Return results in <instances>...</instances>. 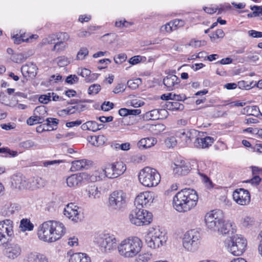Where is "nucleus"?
<instances>
[{"label": "nucleus", "instance_id": "c756f323", "mask_svg": "<svg viewBox=\"0 0 262 262\" xmlns=\"http://www.w3.org/2000/svg\"><path fill=\"white\" fill-rule=\"evenodd\" d=\"M90 163L89 161L85 159L76 160L72 162L71 170L72 171H78L84 168H87Z\"/></svg>", "mask_w": 262, "mask_h": 262}, {"label": "nucleus", "instance_id": "aec40b11", "mask_svg": "<svg viewBox=\"0 0 262 262\" xmlns=\"http://www.w3.org/2000/svg\"><path fill=\"white\" fill-rule=\"evenodd\" d=\"M190 169V164L184 160L177 161L173 167V173L177 176L187 175Z\"/></svg>", "mask_w": 262, "mask_h": 262}, {"label": "nucleus", "instance_id": "8fccbe9b", "mask_svg": "<svg viewBox=\"0 0 262 262\" xmlns=\"http://www.w3.org/2000/svg\"><path fill=\"white\" fill-rule=\"evenodd\" d=\"M173 30L172 29V26L171 25V23L169 21V23H166L165 25L161 26L160 28V32L162 33H170L173 31Z\"/></svg>", "mask_w": 262, "mask_h": 262}, {"label": "nucleus", "instance_id": "6e6d98bb", "mask_svg": "<svg viewBox=\"0 0 262 262\" xmlns=\"http://www.w3.org/2000/svg\"><path fill=\"white\" fill-rule=\"evenodd\" d=\"M78 80L79 78L76 75H70L67 77L66 82L70 84H73L77 83Z\"/></svg>", "mask_w": 262, "mask_h": 262}, {"label": "nucleus", "instance_id": "2f4dec72", "mask_svg": "<svg viewBox=\"0 0 262 262\" xmlns=\"http://www.w3.org/2000/svg\"><path fill=\"white\" fill-rule=\"evenodd\" d=\"M46 123L43 124L42 130H53L57 129L59 120L56 118H48L46 119Z\"/></svg>", "mask_w": 262, "mask_h": 262}, {"label": "nucleus", "instance_id": "a211bd4d", "mask_svg": "<svg viewBox=\"0 0 262 262\" xmlns=\"http://www.w3.org/2000/svg\"><path fill=\"white\" fill-rule=\"evenodd\" d=\"M153 200V192L144 191L140 193L137 196L135 200V204L137 207L143 208L150 205Z\"/></svg>", "mask_w": 262, "mask_h": 262}, {"label": "nucleus", "instance_id": "f704fd0d", "mask_svg": "<svg viewBox=\"0 0 262 262\" xmlns=\"http://www.w3.org/2000/svg\"><path fill=\"white\" fill-rule=\"evenodd\" d=\"M178 101L176 100L173 102L167 101L165 104L166 109L170 111L183 110L184 106L183 104Z\"/></svg>", "mask_w": 262, "mask_h": 262}, {"label": "nucleus", "instance_id": "338daca9", "mask_svg": "<svg viewBox=\"0 0 262 262\" xmlns=\"http://www.w3.org/2000/svg\"><path fill=\"white\" fill-rule=\"evenodd\" d=\"M130 104L132 106H133L134 107H140V106L143 105L144 103V102H143L141 100L134 99V100H132L130 101Z\"/></svg>", "mask_w": 262, "mask_h": 262}, {"label": "nucleus", "instance_id": "ea45409f", "mask_svg": "<svg viewBox=\"0 0 262 262\" xmlns=\"http://www.w3.org/2000/svg\"><path fill=\"white\" fill-rule=\"evenodd\" d=\"M3 155L2 156L3 157H15L17 156L18 152L16 151L11 150L8 147L1 148V152Z\"/></svg>", "mask_w": 262, "mask_h": 262}, {"label": "nucleus", "instance_id": "0e129e2a", "mask_svg": "<svg viewBox=\"0 0 262 262\" xmlns=\"http://www.w3.org/2000/svg\"><path fill=\"white\" fill-rule=\"evenodd\" d=\"M248 35L254 38H261L262 32H259L255 30H250L248 32Z\"/></svg>", "mask_w": 262, "mask_h": 262}, {"label": "nucleus", "instance_id": "7ed1b4c3", "mask_svg": "<svg viewBox=\"0 0 262 262\" xmlns=\"http://www.w3.org/2000/svg\"><path fill=\"white\" fill-rule=\"evenodd\" d=\"M142 242L136 236L128 237L122 241L117 246L119 254L125 258L136 256L141 250Z\"/></svg>", "mask_w": 262, "mask_h": 262}, {"label": "nucleus", "instance_id": "a19ab883", "mask_svg": "<svg viewBox=\"0 0 262 262\" xmlns=\"http://www.w3.org/2000/svg\"><path fill=\"white\" fill-rule=\"evenodd\" d=\"M176 136L180 138L182 141H184V144L187 145L190 143L189 139L186 136V132L185 129H180L176 133Z\"/></svg>", "mask_w": 262, "mask_h": 262}, {"label": "nucleus", "instance_id": "774afa93", "mask_svg": "<svg viewBox=\"0 0 262 262\" xmlns=\"http://www.w3.org/2000/svg\"><path fill=\"white\" fill-rule=\"evenodd\" d=\"M250 9L254 12H257L258 16H262V6H258L254 5L253 6H251Z\"/></svg>", "mask_w": 262, "mask_h": 262}, {"label": "nucleus", "instance_id": "e2e57ef3", "mask_svg": "<svg viewBox=\"0 0 262 262\" xmlns=\"http://www.w3.org/2000/svg\"><path fill=\"white\" fill-rule=\"evenodd\" d=\"M125 90V85L122 83H119L114 88L113 92L115 94H118L120 92H123Z\"/></svg>", "mask_w": 262, "mask_h": 262}, {"label": "nucleus", "instance_id": "bb28decb", "mask_svg": "<svg viewBox=\"0 0 262 262\" xmlns=\"http://www.w3.org/2000/svg\"><path fill=\"white\" fill-rule=\"evenodd\" d=\"M157 139L153 137H147L141 139L137 143L138 148L144 149L150 148L157 143Z\"/></svg>", "mask_w": 262, "mask_h": 262}, {"label": "nucleus", "instance_id": "a878e982", "mask_svg": "<svg viewBox=\"0 0 262 262\" xmlns=\"http://www.w3.org/2000/svg\"><path fill=\"white\" fill-rule=\"evenodd\" d=\"M214 139L212 137L207 136L205 138L197 137L194 142L195 147L198 148H208L213 143Z\"/></svg>", "mask_w": 262, "mask_h": 262}, {"label": "nucleus", "instance_id": "f8f14e48", "mask_svg": "<svg viewBox=\"0 0 262 262\" xmlns=\"http://www.w3.org/2000/svg\"><path fill=\"white\" fill-rule=\"evenodd\" d=\"M223 213L220 210H213L206 213L205 222L207 227L212 230L216 231L223 222Z\"/></svg>", "mask_w": 262, "mask_h": 262}, {"label": "nucleus", "instance_id": "423d86ee", "mask_svg": "<svg viewBox=\"0 0 262 262\" xmlns=\"http://www.w3.org/2000/svg\"><path fill=\"white\" fill-rule=\"evenodd\" d=\"M227 250L234 256L241 255L245 251L247 241L241 235L232 236L230 240L226 241Z\"/></svg>", "mask_w": 262, "mask_h": 262}, {"label": "nucleus", "instance_id": "412c9836", "mask_svg": "<svg viewBox=\"0 0 262 262\" xmlns=\"http://www.w3.org/2000/svg\"><path fill=\"white\" fill-rule=\"evenodd\" d=\"M12 185L15 188L23 189L29 186V182L25 176L21 173L13 174L11 177Z\"/></svg>", "mask_w": 262, "mask_h": 262}, {"label": "nucleus", "instance_id": "a18cd8bd", "mask_svg": "<svg viewBox=\"0 0 262 262\" xmlns=\"http://www.w3.org/2000/svg\"><path fill=\"white\" fill-rule=\"evenodd\" d=\"M161 99L164 100H180L181 97L180 95H176L172 93L164 94L161 95Z\"/></svg>", "mask_w": 262, "mask_h": 262}, {"label": "nucleus", "instance_id": "09e8293b", "mask_svg": "<svg viewBox=\"0 0 262 262\" xmlns=\"http://www.w3.org/2000/svg\"><path fill=\"white\" fill-rule=\"evenodd\" d=\"M101 90V86L98 84H93L90 86L88 89V93L90 95H95L99 93Z\"/></svg>", "mask_w": 262, "mask_h": 262}, {"label": "nucleus", "instance_id": "4d7b16f0", "mask_svg": "<svg viewBox=\"0 0 262 262\" xmlns=\"http://www.w3.org/2000/svg\"><path fill=\"white\" fill-rule=\"evenodd\" d=\"M252 173L253 176H262V168L257 166H251Z\"/></svg>", "mask_w": 262, "mask_h": 262}, {"label": "nucleus", "instance_id": "5701e85b", "mask_svg": "<svg viewBox=\"0 0 262 262\" xmlns=\"http://www.w3.org/2000/svg\"><path fill=\"white\" fill-rule=\"evenodd\" d=\"M24 262H49V261L45 255L36 252H31L26 254L24 259Z\"/></svg>", "mask_w": 262, "mask_h": 262}, {"label": "nucleus", "instance_id": "de8ad7c7", "mask_svg": "<svg viewBox=\"0 0 262 262\" xmlns=\"http://www.w3.org/2000/svg\"><path fill=\"white\" fill-rule=\"evenodd\" d=\"M186 136H188V139H189L190 143L191 140L194 138H196L199 134V132L194 129H186Z\"/></svg>", "mask_w": 262, "mask_h": 262}, {"label": "nucleus", "instance_id": "ddd939ff", "mask_svg": "<svg viewBox=\"0 0 262 262\" xmlns=\"http://www.w3.org/2000/svg\"><path fill=\"white\" fill-rule=\"evenodd\" d=\"M118 240L113 235L104 234L97 241L100 249L102 252H108L115 249L117 246Z\"/></svg>", "mask_w": 262, "mask_h": 262}, {"label": "nucleus", "instance_id": "4468645a", "mask_svg": "<svg viewBox=\"0 0 262 262\" xmlns=\"http://www.w3.org/2000/svg\"><path fill=\"white\" fill-rule=\"evenodd\" d=\"M47 115V107L44 105L38 106L34 110L33 115L27 120V123L29 125L42 123Z\"/></svg>", "mask_w": 262, "mask_h": 262}, {"label": "nucleus", "instance_id": "b1692460", "mask_svg": "<svg viewBox=\"0 0 262 262\" xmlns=\"http://www.w3.org/2000/svg\"><path fill=\"white\" fill-rule=\"evenodd\" d=\"M180 82V79L175 75L169 74L163 79V84L168 91L175 89Z\"/></svg>", "mask_w": 262, "mask_h": 262}, {"label": "nucleus", "instance_id": "37998d69", "mask_svg": "<svg viewBox=\"0 0 262 262\" xmlns=\"http://www.w3.org/2000/svg\"><path fill=\"white\" fill-rule=\"evenodd\" d=\"M87 125L89 126V130L95 132L102 128L103 125L99 124L97 122L94 121H87Z\"/></svg>", "mask_w": 262, "mask_h": 262}, {"label": "nucleus", "instance_id": "9b49d317", "mask_svg": "<svg viewBox=\"0 0 262 262\" xmlns=\"http://www.w3.org/2000/svg\"><path fill=\"white\" fill-rule=\"evenodd\" d=\"M14 223L9 219L0 222V246L7 243L14 237Z\"/></svg>", "mask_w": 262, "mask_h": 262}, {"label": "nucleus", "instance_id": "f03ea898", "mask_svg": "<svg viewBox=\"0 0 262 262\" xmlns=\"http://www.w3.org/2000/svg\"><path fill=\"white\" fill-rule=\"evenodd\" d=\"M66 233L64 225L59 222L48 221L38 227V238L45 242L53 243L59 239Z\"/></svg>", "mask_w": 262, "mask_h": 262}, {"label": "nucleus", "instance_id": "39448f33", "mask_svg": "<svg viewBox=\"0 0 262 262\" xmlns=\"http://www.w3.org/2000/svg\"><path fill=\"white\" fill-rule=\"evenodd\" d=\"M128 217L132 224L141 226L149 225L151 222L152 214L150 212L136 206L130 211Z\"/></svg>", "mask_w": 262, "mask_h": 262}, {"label": "nucleus", "instance_id": "4c0bfd02", "mask_svg": "<svg viewBox=\"0 0 262 262\" xmlns=\"http://www.w3.org/2000/svg\"><path fill=\"white\" fill-rule=\"evenodd\" d=\"M12 60L16 63H21L28 58V55L25 53H19L13 54Z\"/></svg>", "mask_w": 262, "mask_h": 262}, {"label": "nucleus", "instance_id": "72a5a7b5", "mask_svg": "<svg viewBox=\"0 0 262 262\" xmlns=\"http://www.w3.org/2000/svg\"><path fill=\"white\" fill-rule=\"evenodd\" d=\"M164 113H167L165 109H154L147 112L146 116L150 120H155L160 119V114Z\"/></svg>", "mask_w": 262, "mask_h": 262}, {"label": "nucleus", "instance_id": "6e6552de", "mask_svg": "<svg viewBox=\"0 0 262 262\" xmlns=\"http://www.w3.org/2000/svg\"><path fill=\"white\" fill-rule=\"evenodd\" d=\"M167 239L166 233L159 228L154 229V232H150L145 238L147 246L150 248L157 249L165 244Z\"/></svg>", "mask_w": 262, "mask_h": 262}, {"label": "nucleus", "instance_id": "5fc2aeb1", "mask_svg": "<svg viewBox=\"0 0 262 262\" xmlns=\"http://www.w3.org/2000/svg\"><path fill=\"white\" fill-rule=\"evenodd\" d=\"M127 59V56L125 54L122 53L118 54L114 57V61L117 64H121L125 61Z\"/></svg>", "mask_w": 262, "mask_h": 262}, {"label": "nucleus", "instance_id": "20e7f679", "mask_svg": "<svg viewBox=\"0 0 262 262\" xmlns=\"http://www.w3.org/2000/svg\"><path fill=\"white\" fill-rule=\"evenodd\" d=\"M139 180L144 186L151 187L157 186L160 182L161 176L158 171L149 167L142 169L139 173Z\"/></svg>", "mask_w": 262, "mask_h": 262}, {"label": "nucleus", "instance_id": "dca6fc26", "mask_svg": "<svg viewBox=\"0 0 262 262\" xmlns=\"http://www.w3.org/2000/svg\"><path fill=\"white\" fill-rule=\"evenodd\" d=\"M79 207L73 203L68 204L63 211L64 215L75 223L81 221L83 216L80 213Z\"/></svg>", "mask_w": 262, "mask_h": 262}, {"label": "nucleus", "instance_id": "9d476101", "mask_svg": "<svg viewBox=\"0 0 262 262\" xmlns=\"http://www.w3.org/2000/svg\"><path fill=\"white\" fill-rule=\"evenodd\" d=\"M126 169L125 164L118 161L106 165L102 170L105 177L114 179L123 174Z\"/></svg>", "mask_w": 262, "mask_h": 262}, {"label": "nucleus", "instance_id": "c85d7f7f", "mask_svg": "<svg viewBox=\"0 0 262 262\" xmlns=\"http://www.w3.org/2000/svg\"><path fill=\"white\" fill-rule=\"evenodd\" d=\"M58 39H60V41L56 43L52 49V51L57 50V51L60 50H63L64 49V47H62L60 48L59 46L60 45H62L63 44V42L68 41L70 39V35L67 32H61L58 35Z\"/></svg>", "mask_w": 262, "mask_h": 262}, {"label": "nucleus", "instance_id": "393cba45", "mask_svg": "<svg viewBox=\"0 0 262 262\" xmlns=\"http://www.w3.org/2000/svg\"><path fill=\"white\" fill-rule=\"evenodd\" d=\"M235 227V226L232 222L229 221H225L223 217V222L220 227L217 228V230L222 234H229L230 232L232 234L236 231Z\"/></svg>", "mask_w": 262, "mask_h": 262}, {"label": "nucleus", "instance_id": "1a4fd4ad", "mask_svg": "<svg viewBox=\"0 0 262 262\" xmlns=\"http://www.w3.org/2000/svg\"><path fill=\"white\" fill-rule=\"evenodd\" d=\"M201 236L199 232L194 229L186 232L184 235L183 246L188 251L194 252L199 248Z\"/></svg>", "mask_w": 262, "mask_h": 262}, {"label": "nucleus", "instance_id": "69168bd1", "mask_svg": "<svg viewBox=\"0 0 262 262\" xmlns=\"http://www.w3.org/2000/svg\"><path fill=\"white\" fill-rule=\"evenodd\" d=\"M237 85L241 89L249 90L251 88V84L249 85L247 82L245 81H239Z\"/></svg>", "mask_w": 262, "mask_h": 262}, {"label": "nucleus", "instance_id": "f257e3e1", "mask_svg": "<svg viewBox=\"0 0 262 262\" xmlns=\"http://www.w3.org/2000/svg\"><path fill=\"white\" fill-rule=\"evenodd\" d=\"M196 191L190 188L182 189L172 198V206L178 212L185 213L194 208L198 202Z\"/></svg>", "mask_w": 262, "mask_h": 262}, {"label": "nucleus", "instance_id": "cd10ccee", "mask_svg": "<svg viewBox=\"0 0 262 262\" xmlns=\"http://www.w3.org/2000/svg\"><path fill=\"white\" fill-rule=\"evenodd\" d=\"M18 206L15 204L7 203L1 209L2 214L5 216H10L14 213L16 210H18Z\"/></svg>", "mask_w": 262, "mask_h": 262}, {"label": "nucleus", "instance_id": "13d9d810", "mask_svg": "<svg viewBox=\"0 0 262 262\" xmlns=\"http://www.w3.org/2000/svg\"><path fill=\"white\" fill-rule=\"evenodd\" d=\"M14 42L16 44H20L22 42L28 41L29 38H25V36L21 35L19 36L18 34H16V36H14Z\"/></svg>", "mask_w": 262, "mask_h": 262}, {"label": "nucleus", "instance_id": "7c9ffc66", "mask_svg": "<svg viewBox=\"0 0 262 262\" xmlns=\"http://www.w3.org/2000/svg\"><path fill=\"white\" fill-rule=\"evenodd\" d=\"M90 257L85 253H76L71 255L70 262H91Z\"/></svg>", "mask_w": 262, "mask_h": 262}, {"label": "nucleus", "instance_id": "c03bdc74", "mask_svg": "<svg viewBox=\"0 0 262 262\" xmlns=\"http://www.w3.org/2000/svg\"><path fill=\"white\" fill-rule=\"evenodd\" d=\"M141 82L140 78H136L128 80L127 82V85L130 89L135 90L138 88L139 85L141 84Z\"/></svg>", "mask_w": 262, "mask_h": 262}, {"label": "nucleus", "instance_id": "49530a36", "mask_svg": "<svg viewBox=\"0 0 262 262\" xmlns=\"http://www.w3.org/2000/svg\"><path fill=\"white\" fill-rule=\"evenodd\" d=\"M89 54V51L85 47L81 48L79 51L78 52L76 59L77 60H83Z\"/></svg>", "mask_w": 262, "mask_h": 262}, {"label": "nucleus", "instance_id": "4be33fe9", "mask_svg": "<svg viewBox=\"0 0 262 262\" xmlns=\"http://www.w3.org/2000/svg\"><path fill=\"white\" fill-rule=\"evenodd\" d=\"M38 68L36 64L33 63H29L23 66L21 68V72L27 79H33L37 74Z\"/></svg>", "mask_w": 262, "mask_h": 262}, {"label": "nucleus", "instance_id": "473e14b6", "mask_svg": "<svg viewBox=\"0 0 262 262\" xmlns=\"http://www.w3.org/2000/svg\"><path fill=\"white\" fill-rule=\"evenodd\" d=\"M45 185V181L41 178L39 177H34L30 180L29 182V188H39L42 187Z\"/></svg>", "mask_w": 262, "mask_h": 262}, {"label": "nucleus", "instance_id": "58836bf2", "mask_svg": "<svg viewBox=\"0 0 262 262\" xmlns=\"http://www.w3.org/2000/svg\"><path fill=\"white\" fill-rule=\"evenodd\" d=\"M105 137L103 135L94 136L91 137L92 144L96 146H100L104 144Z\"/></svg>", "mask_w": 262, "mask_h": 262}, {"label": "nucleus", "instance_id": "052dcab7", "mask_svg": "<svg viewBox=\"0 0 262 262\" xmlns=\"http://www.w3.org/2000/svg\"><path fill=\"white\" fill-rule=\"evenodd\" d=\"M91 72L88 69H83L81 70L80 72H78V74L82 76V77H84L85 78V81L87 82V80L89 78V76L90 75Z\"/></svg>", "mask_w": 262, "mask_h": 262}, {"label": "nucleus", "instance_id": "f3484780", "mask_svg": "<svg viewBox=\"0 0 262 262\" xmlns=\"http://www.w3.org/2000/svg\"><path fill=\"white\" fill-rule=\"evenodd\" d=\"M233 198L235 202L240 205H247L250 202L249 192L244 188H238L233 192Z\"/></svg>", "mask_w": 262, "mask_h": 262}, {"label": "nucleus", "instance_id": "2eb2a0df", "mask_svg": "<svg viewBox=\"0 0 262 262\" xmlns=\"http://www.w3.org/2000/svg\"><path fill=\"white\" fill-rule=\"evenodd\" d=\"M23 252L21 246L15 243L7 245L4 251L5 256L10 260H14L19 258Z\"/></svg>", "mask_w": 262, "mask_h": 262}, {"label": "nucleus", "instance_id": "3c124183", "mask_svg": "<svg viewBox=\"0 0 262 262\" xmlns=\"http://www.w3.org/2000/svg\"><path fill=\"white\" fill-rule=\"evenodd\" d=\"M38 100L41 103L47 104L51 100L50 93H48L45 95H40L38 98Z\"/></svg>", "mask_w": 262, "mask_h": 262}, {"label": "nucleus", "instance_id": "0eeeda50", "mask_svg": "<svg viewBox=\"0 0 262 262\" xmlns=\"http://www.w3.org/2000/svg\"><path fill=\"white\" fill-rule=\"evenodd\" d=\"M126 204L127 194L123 190H115L110 194L108 206L111 210H121L125 207Z\"/></svg>", "mask_w": 262, "mask_h": 262}, {"label": "nucleus", "instance_id": "c9c22d12", "mask_svg": "<svg viewBox=\"0 0 262 262\" xmlns=\"http://www.w3.org/2000/svg\"><path fill=\"white\" fill-rule=\"evenodd\" d=\"M89 197L93 199H98L100 197L101 193L98 187L95 185L89 186L86 189Z\"/></svg>", "mask_w": 262, "mask_h": 262}, {"label": "nucleus", "instance_id": "680f3d73", "mask_svg": "<svg viewBox=\"0 0 262 262\" xmlns=\"http://www.w3.org/2000/svg\"><path fill=\"white\" fill-rule=\"evenodd\" d=\"M35 145L34 142L32 140H27L21 143V147L26 149H29Z\"/></svg>", "mask_w": 262, "mask_h": 262}, {"label": "nucleus", "instance_id": "bf43d9fd", "mask_svg": "<svg viewBox=\"0 0 262 262\" xmlns=\"http://www.w3.org/2000/svg\"><path fill=\"white\" fill-rule=\"evenodd\" d=\"M114 107V104L109 101L104 102L101 105V110L104 111H108Z\"/></svg>", "mask_w": 262, "mask_h": 262}, {"label": "nucleus", "instance_id": "6ab92c4d", "mask_svg": "<svg viewBox=\"0 0 262 262\" xmlns=\"http://www.w3.org/2000/svg\"><path fill=\"white\" fill-rule=\"evenodd\" d=\"M88 178V175L84 172L73 174L67 178V184L69 187H78Z\"/></svg>", "mask_w": 262, "mask_h": 262}, {"label": "nucleus", "instance_id": "603ef678", "mask_svg": "<svg viewBox=\"0 0 262 262\" xmlns=\"http://www.w3.org/2000/svg\"><path fill=\"white\" fill-rule=\"evenodd\" d=\"M57 63L59 67H63L68 65L69 63V61L66 57L63 56L57 59Z\"/></svg>", "mask_w": 262, "mask_h": 262}, {"label": "nucleus", "instance_id": "e433bc0d", "mask_svg": "<svg viewBox=\"0 0 262 262\" xmlns=\"http://www.w3.org/2000/svg\"><path fill=\"white\" fill-rule=\"evenodd\" d=\"M19 228L22 231H32L33 230L34 225L30 220L23 219L20 221Z\"/></svg>", "mask_w": 262, "mask_h": 262}, {"label": "nucleus", "instance_id": "864d4df0", "mask_svg": "<svg viewBox=\"0 0 262 262\" xmlns=\"http://www.w3.org/2000/svg\"><path fill=\"white\" fill-rule=\"evenodd\" d=\"M199 174L202 178V181L206 185L208 188H212L213 187L212 182L206 175L199 172Z\"/></svg>", "mask_w": 262, "mask_h": 262}, {"label": "nucleus", "instance_id": "79ce46f5", "mask_svg": "<svg viewBox=\"0 0 262 262\" xmlns=\"http://www.w3.org/2000/svg\"><path fill=\"white\" fill-rule=\"evenodd\" d=\"M151 254L148 252L139 254L136 258L135 262H148L151 259Z\"/></svg>", "mask_w": 262, "mask_h": 262}]
</instances>
